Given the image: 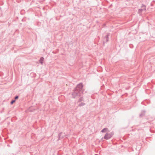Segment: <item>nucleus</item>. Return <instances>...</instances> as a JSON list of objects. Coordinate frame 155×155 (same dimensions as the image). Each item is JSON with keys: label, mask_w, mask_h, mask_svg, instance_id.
Segmentation results:
<instances>
[{"label": "nucleus", "mask_w": 155, "mask_h": 155, "mask_svg": "<svg viewBox=\"0 0 155 155\" xmlns=\"http://www.w3.org/2000/svg\"><path fill=\"white\" fill-rule=\"evenodd\" d=\"M83 85L81 83L78 84L76 87L74 89L72 92V95L73 98H75L78 96H81L83 92Z\"/></svg>", "instance_id": "f257e3e1"}, {"label": "nucleus", "mask_w": 155, "mask_h": 155, "mask_svg": "<svg viewBox=\"0 0 155 155\" xmlns=\"http://www.w3.org/2000/svg\"><path fill=\"white\" fill-rule=\"evenodd\" d=\"M114 134L113 132H111L109 133H107L105 135L104 138L106 140H108Z\"/></svg>", "instance_id": "f03ea898"}, {"label": "nucleus", "mask_w": 155, "mask_h": 155, "mask_svg": "<svg viewBox=\"0 0 155 155\" xmlns=\"http://www.w3.org/2000/svg\"><path fill=\"white\" fill-rule=\"evenodd\" d=\"M142 8L141 9H139L138 10V12L140 13L141 12H143V11H145L146 10V6L144 5H143L142 6Z\"/></svg>", "instance_id": "7ed1b4c3"}, {"label": "nucleus", "mask_w": 155, "mask_h": 155, "mask_svg": "<svg viewBox=\"0 0 155 155\" xmlns=\"http://www.w3.org/2000/svg\"><path fill=\"white\" fill-rule=\"evenodd\" d=\"M145 114V110H143L142 111L141 114H140V117H142Z\"/></svg>", "instance_id": "20e7f679"}, {"label": "nucleus", "mask_w": 155, "mask_h": 155, "mask_svg": "<svg viewBox=\"0 0 155 155\" xmlns=\"http://www.w3.org/2000/svg\"><path fill=\"white\" fill-rule=\"evenodd\" d=\"M63 133H61L58 134V137H59L58 140H59L61 139H62V138H63V136H64V135H63Z\"/></svg>", "instance_id": "39448f33"}, {"label": "nucleus", "mask_w": 155, "mask_h": 155, "mask_svg": "<svg viewBox=\"0 0 155 155\" xmlns=\"http://www.w3.org/2000/svg\"><path fill=\"white\" fill-rule=\"evenodd\" d=\"M109 35L107 34V35L105 36L104 39L106 40V42H107L109 40Z\"/></svg>", "instance_id": "423d86ee"}, {"label": "nucleus", "mask_w": 155, "mask_h": 155, "mask_svg": "<svg viewBox=\"0 0 155 155\" xmlns=\"http://www.w3.org/2000/svg\"><path fill=\"white\" fill-rule=\"evenodd\" d=\"M44 60V58L43 57H41L40 58V59L39 60V62L41 64H43V61Z\"/></svg>", "instance_id": "0eeeda50"}, {"label": "nucleus", "mask_w": 155, "mask_h": 155, "mask_svg": "<svg viewBox=\"0 0 155 155\" xmlns=\"http://www.w3.org/2000/svg\"><path fill=\"white\" fill-rule=\"evenodd\" d=\"M108 130V129L107 128H105L103 129L101 131V132L102 133L105 132L106 131H107Z\"/></svg>", "instance_id": "6e6552de"}, {"label": "nucleus", "mask_w": 155, "mask_h": 155, "mask_svg": "<svg viewBox=\"0 0 155 155\" xmlns=\"http://www.w3.org/2000/svg\"><path fill=\"white\" fill-rule=\"evenodd\" d=\"M85 105V104L84 103H81L78 106L79 107H81L82 106H83Z\"/></svg>", "instance_id": "1a4fd4ad"}, {"label": "nucleus", "mask_w": 155, "mask_h": 155, "mask_svg": "<svg viewBox=\"0 0 155 155\" xmlns=\"http://www.w3.org/2000/svg\"><path fill=\"white\" fill-rule=\"evenodd\" d=\"M83 101V98L82 97H81L79 98V101H78V102H81L82 101Z\"/></svg>", "instance_id": "9d476101"}, {"label": "nucleus", "mask_w": 155, "mask_h": 155, "mask_svg": "<svg viewBox=\"0 0 155 155\" xmlns=\"http://www.w3.org/2000/svg\"><path fill=\"white\" fill-rule=\"evenodd\" d=\"M15 102V100H12L11 102V104H12L14 102Z\"/></svg>", "instance_id": "9b49d317"}, {"label": "nucleus", "mask_w": 155, "mask_h": 155, "mask_svg": "<svg viewBox=\"0 0 155 155\" xmlns=\"http://www.w3.org/2000/svg\"><path fill=\"white\" fill-rule=\"evenodd\" d=\"M18 96H16L15 97V100H16V99H18Z\"/></svg>", "instance_id": "f8f14e48"}]
</instances>
